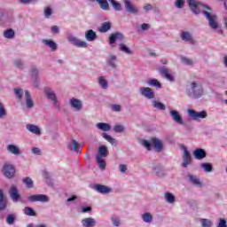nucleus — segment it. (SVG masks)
Returning a JSON list of instances; mask_svg holds the SVG:
<instances>
[{"label":"nucleus","mask_w":227,"mask_h":227,"mask_svg":"<svg viewBox=\"0 0 227 227\" xmlns=\"http://www.w3.org/2000/svg\"><path fill=\"white\" fill-rule=\"evenodd\" d=\"M202 13L208 22V26L211 29H217L219 27V23H217V14L214 12L208 5H201Z\"/></svg>","instance_id":"obj_1"},{"label":"nucleus","mask_w":227,"mask_h":227,"mask_svg":"<svg viewBox=\"0 0 227 227\" xmlns=\"http://www.w3.org/2000/svg\"><path fill=\"white\" fill-rule=\"evenodd\" d=\"M109 155V150H107V146L100 145L98 150V154L96 156V162L98 165L99 168L104 171L106 169V157Z\"/></svg>","instance_id":"obj_2"},{"label":"nucleus","mask_w":227,"mask_h":227,"mask_svg":"<svg viewBox=\"0 0 227 227\" xmlns=\"http://www.w3.org/2000/svg\"><path fill=\"white\" fill-rule=\"evenodd\" d=\"M189 97L193 98H200L203 96V86L200 82H192L191 89L188 93Z\"/></svg>","instance_id":"obj_3"},{"label":"nucleus","mask_w":227,"mask_h":227,"mask_svg":"<svg viewBox=\"0 0 227 227\" xmlns=\"http://www.w3.org/2000/svg\"><path fill=\"white\" fill-rule=\"evenodd\" d=\"M143 145L147 148V150H151L152 146H153L156 152H162L164 146L162 141L157 137L152 138L150 142H148V140H144Z\"/></svg>","instance_id":"obj_4"},{"label":"nucleus","mask_w":227,"mask_h":227,"mask_svg":"<svg viewBox=\"0 0 227 227\" xmlns=\"http://www.w3.org/2000/svg\"><path fill=\"white\" fill-rule=\"evenodd\" d=\"M27 200L29 201V203H36V201L41 203H49L50 201L49 197L45 194L29 195Z\"/></svg>","instance_id":"obj_5"},{"label":"nucleus","mask_w":227,"mask_h":227,"mask_svg":"<svg viewBox=\"0 0 227 227\" xmlns=\"http://www.w3.org/2000/svg\"><path fill=\"white\" fill-rule=\"evenodd\" d=\"M187 113L190 118H192V120H194L195 121H198V120H200V119L203 120L207 116V114L206 111L196 112L195 110L188 109Z\"/></svg>","instance_id":"obj_6"},{"label":"nucleus","mask_w":227,"mask_h":227,"mask_svg":"<svg viewBox=\"0 0 227 227\" xmlns=\"http://www.w3.org/2000/svg\"><path fill=\"white\" fill-rule=\"evenodd\" d=\"M139 91L142 97H145L149 100L155 98V92L150 87H142L139 89Z\"/></svg>","instance_id":"obj_7"},{"label":"nucleus","mask_w":227,"mask_h":227,"mask_svg":"<svg viewBox=\"0 0 227 227\" xmlns=\"http://www.w3.org/2000/svg\"><path fill=\"white\" fill-rule=\"evenodd\" d=\"M9 195H10L11 200L14 203L20 201V200L22 199V197L19 194V189L15 185L11 186V188L9 190Z\"/></svg>","instance_id":"obj_8"},{"label":"nucleus","mask_w":227,"mask_h":227,"mask_svg":"<svg viewBox=\"0 0 227 227\" xmlns=\"http://www.w3.org/2000/svg\"><path fill=\"white\" fill-rule=\"evenodd\" d=\"M3 173L6 178H13L15 176V167L12 164H5L3 168Z\"/></svg>","instance_id":"obj_9"},{"label":"nucleus","mask_w":227,"mask_h":227,"mask_svg":"<svg viewBox=\"0 0 227 227\" xmlns=\"http://www.w3.org/2000/svg\"><path fill=\"white\" fill-rule=\"evenodd\" d=\"M44 93L49 100H51L53 102L54 106L59 108V105H58V99L56 98V93H54V90H52V89L51 88H45Z\"/></svg>","instance_id":"obj_10"},{"label":"nucleus","mask_w":227,"mask_h":227,"mask_svg":"<svg viewBox=\"0 0 227 227\" xmlns=\"http://www.w3.org/2000/svg\"><path fill=\"white\" fill-rule=\"evenodd\" d=\"M192 162V157L191 156V153H189V150H187V147L184 148V153H183V168H189V164Z\"/></svg>","instance_id":"obj_11"},{"label":"nucleus","mask_w":227,"mask_h":227,"mask_svg":"<svg viewBox=\"0 0 227 227\" xmlns=\"http://www.w3.org/2000/svg\"><path fill=\"white\" fill-rule=\"evenodd\" d=\"M93 189L99 192V194H109V192H113V189L104 184H94Z\"/></svg>","instance_id":"obj_12"},{"label":"nucleus","mask_w":227,"mask_h":227,"mask_svg":"<svg viewBox=\"0 0 227 227\" xmlns=\"http://www.w3.org/2000/svg\"><path fill=\"white\" fill-rule=\"evenodd\" d=\"M68 42H70V43H73V45H75V47H82L83 49L88 48L87 42L81 41L77 37H74V36L68 37Z\"/></svg>","instance_id":"obj_13"},{"label":"nucleus","mask_w":227,"mask_h":227,"mask_svg":"<svg viewBox=\"0 0 227 227\" xmlns=\"http://www.w3.org/2000/svg\"><path fill=\"white\" fill-rule=\"evenodd\" d=\"M158 71L160 72V74H162L163 77H165V79H167V81H170V82H173V81H175V77L169 74V69L168 67H159Z\"/></svg>","instance_id":"obj_14"},{"label":"nucleus","mask_w":227,"mask_h":227,"mask_svg":"<svg viewBox=\"0 0 227 227\" xmlns=\"http://www.w3.org/2000/svg\"><path fill=\"white\" fill-rule=\"evenodd\" d=\"M116 40L119 42H123V40H125V36L120 32L111 34L109 37L110 44L113 45V43H116Z\"/></svg>","instance_id":"obj_15"},{"label":"nucleus","mask_w":227,"mask_h":227,"mask_svg":"<svg viewBox=\"0 0 227 227\" xmlns=\"http://www.w3.org/2000/svg\"><path fill=\"white\" fill-rule=\"evenodd\" d=\"M190 9L192 12L195 13V15L200 14V6H201V4L196 0H187Z\"/></svg>","instance_id":"obj_16"},{"label":"nucleus","mask_w":227,"mask_h":227,"mask_svg":"<svg viewBox=\"0 0 227 227\" xmlns=\"http://www.w3.org/2000/svg\"><path fill=\"white\" fill-rule=\"evenodd\" d=\"M170 116L176 123L179 125H184V120L182 119V115L176 110H170L169 111Z\"/></svg>","instance_id":"obj_17"},{"label":"nucleus","mask_w":227,"mask_h":227,"mask_svg":"<svg viewBox=\"0 0 227 227\" xmlns=\"http://www.w3.org/2000/svg\"><path fill=\"white\" fill-rule=\"evenodd\" d=\"M193 157H195L197 160H202V159L207 157V151L201 148H197L193 151Z\"/></svg>","instance_id":"obj_18"},{"label":"nucleus","mask_w":227,"mask_h":227,"mask_svg":"<svg viewBox=\"0 0 227 227\" xmlns=\"http://www.w3.org/2000/svg\"><path fill=\"white\" fill-rule=\"evenodd\" d=\"M123 3L128 13H137V8L134 6V4L130 0H124Z\"/></svg>","instance_id":"obj_19"},{"label":"nucleus","mask_w":227,"mask_h":227,"mask_svg":"<svg viewBox=\"0 0 227 227\" xmlns=\"http://www.w3.org/2000/svg\"><path fill=\"white\" fill-rule=\"evenodd\" d=\"M188 180L190 184H192V185H196V187H203V184L201 183V181H200V178H198L197 176L189 174Z\"/></svg>","instance_id":"obj_20"},{"label":"nucleus","mask_w":227,"mask_h":227,"mask_svg":"<svg viewBox=\"0 0 227 227\" xmlns=\"http://www.w3.org/2000/svg\"><path fill=\"white\" fill-rule=\"evenodd\" d=\"M82 224L83 227H95L97 225V221L92 217L84 218L82 220Z\"/></svg>","instance_id":"obj_21"},{"label":"nucleus","mask_w":227,"mask_h":227,"mask_svg":"<svg viewBox=\"0 0 227 227\" xmlns=\"http://www.w3.org/2000/svg\"><path fill=\"white\" fill-rule=\"evenodd\" d=\"M25 100L27 109H32L35 106V101L31 98V94L28 90H25Z\"/></svg>","instance_id":"obj_22"},{"label":"nucleus","mask_w":227,"mask_h":227,"mask_svg":"<svg viewBox=\"0 0 227 227\" xmlns=\"http://www.w3.org/2000/svg\"><path fill=\"white\" fill-rule=\"evenodd\" d=\"M8 201L4 198V191L0 189V212L6 209Z\"/></svg>","instance_id":"obj_23"},{"label":"nucleus","mask_w":227,"mask_h":227,"mask_svg":"<svg viewBox=\"0 0 227 227\" xmlns=\"http://www.w3.org/2000/svg\"><path fill=\"white\" fill-rule=\"evenodd\" d=\"M91 3H98L101 8V10H105L106 12H109V3L107 0H90Z\"/></svg>","instance_id":"obj_24"},{"label":"nucleus","mask_w":227,"mask_h":227,"mask_svg":"<svg viewBox=\"0 0 227 227\" xmlns=\"http://www.w3.org/2000/svg\"><path fill=\"white\" fill-rule=\"evenodd\" d=\"M26 129L27 130L32 132V134H35L36 136H40V134H42V131H40V128H38V126L36 125L27 124Z\"/></svg>","instance_id":"obj_25"},{"label":"nucleus","mask_w":227,"mask_h":227,"mask_svg":"<svg viewBox=\"0 0 227 227\" xmlns=\"http://www.w3.org/2000/svg\"><path fill=\"white\" fill-rule=\"evenodd\" d=\"M70 104H71L72 107L76 109V111H81V109H82V102H81V100H79L75 98H73L70 99Z\"/></svg>","instance_id":"obj_26"},{"label":"nucleus","mask_w":227,"mask_h":227,"mask_svg":"<svg viewBox=\"0 0 227 227\" xmlns=\"http://www.w3.org/2000/svg\"><path fill=\"white\" fill-rule=\"evenodd\" d=\"M7 151L10 153H12V155H16L19 156L20 155V149L19 148V146L15 145H7Z\"/></svg>","instance_id":"obj_27"},{"label":"nucleus","mask_w":227,"mask_h":227,"mask_svg":"<svg viewBox=\"0 0 227 227\" xmlns=\"http://www.w3.org/2000/svg\"><path fill=\"white\" fill-rule=\"evenodd\" d=\"M181 38H182V40H184V42H188L189 43H192V45H194V43H196V42L192 38V35H191V34L189 32H183L181 35Z\"/></svg>","instance_id":"obj_28"},{"label":"nucleus","mask_w":227,"mask_h":227,"mask_svg":"<svg viewBox=\"0 0 227 227\" xmlns=\"http://www.w3.org/2000/svg\"><path fill=\"white\" fill-rule=\"evenodd\" d=\"M85 38L88 42H95L97 40V33L93 29L85 32Z\"/></svg>","instance_id":"obj_29"},{"label":"nucleus","mask_w":227,"mask_h":227,"mask_svg":"<svg viewBox=\"0 0 227 227\" xmlns=\"http://www.w3.org/2000/svg\"><path fill=\"white\" fill-rule=\"evenodd\" d=\"M116 55H109V58L106 60L108 67H111V68H116Z\"/></svg>","instance_id":"obj_30"},{"label":"nucleus","mask_w":227,"mask_h":227,"mask_svg":"<svg viewBox=\"0 0 227 227\" xmlns=\"http://www.w3.org/2000/svg\"><path fill=\"white\" fill-rule=\"evenodd\" d=\"M96 127L104 132H109V130H111V125L106 122H99L96 125Z\"/></svg>","instance_id":"obj_31"},{"label":"nucleus","mask_w":227,"mask_h":227,"mask_svg":"<svg viewBox=\"0 0 227 227\" xmlns=\"http://www.w3.org/2000/svg\"><path fill=\"white\" fill-rule=\"evenodd\" d=\"M111 29V22H104L102 23L101 27H98L99 33H107Z\"/></svg>","instance_id":"obj_32"},{"label":"nucleus","mask_w":227,"mask_h":227,"mask_svg":"<svg viewBox=\"0 0 227 227\" xmlns=\"http://www.w3.org/2000/svg\"><path fill=\"white\" fill-rule=\"evenodd\" d=\"M15 221H17V215L15 214H9L5 219V222L9 226L15 224Z\"/></svg>","instance_id":"obj_33"},{"label":"nucleus","mask_w":227,"mask_h":227,"mask_svg":"<svg viewBox=\"0 0 227 227\" xmlns=\"http://www.w3.org/2000/svg\"><path fill=\"white\" fill-rule=\"evenodd\" d=\"M23 213L25 214V215H29V217H36V212L35 211V209H33V207H26L23 209Z\"/></svg>","instance_id":"obj_34"},{"label":"nucleus","mask_w":227,"mask_h":227,"mask_svg":"<svg viewBox=\"0 0 227 227\" xmlns=\"http://www.w3.org/2000/svg\"><path fill=\"white\" fill-rule=\"evenodd\" d=\"M148 86H153V88H162V84L157 79H150L147 81Z\"/></svg>","instance_id":"obj_35"},{"label":"nucleus","mask_w":227,"mask_h":227,"mask_svg":"<svg viewBox=\"0 0 227 227\" xmlns=\"http://www.w3.org/2000/svg\"><path fill=\"white\" fill-rule=\"evenodd\" d=\"M80 147L81 145L75 140H72L71 143L69 144V150H71L72 152H79Z\"/></svg>","instance_id":"obj_36"},{"label":"nucleus","mask_w":227,"mask_h":227,"mask_svg":"<svg viewBox=\"0 0 227 227\" xmlns=\"http://www.w3.org/2000/svg\"><path fill=\"white\" fill-rule=\"evenodd\" d=\"M43 43H44V45H48L51 51H57L58 50V44L51 40H43Z\"/></svg>","instance_id":"obj_37"},{"label":"nucleus","mask_w":227,"mask_h":227,"mask_svg":"<svg viewBox=\"0 0 227 227\" xmlns=\"http://www.w3.org/2000/svg\"><path fill=\"white\" fill-rule=\"evenodd\" d=\"M102 137L108 141L111 145H114L115 146L118 145V141L113 138L111 136L107 135V133H102Z\"/></svg>","instance_id":"obj_38"},{"label":"nucleus","mask_w":227,"mask_h":227,"mask_svg":"<svg viewBox=\"0 0 227 227\" xmlns=\"http://www.w3.org/2000/svg\"><path fill=\"white\" fill-rule=\"evenodd\" d=\"M153 106L155 107V109H159L160 111H166V105L157 100L153 101Z\"/></svg>","instance_id":"obj_39"},{"label":"nucleus","mask_w":227,"mask_h":227,"mask_svg":"<svg viewBox=\"0 0 227 227\" xmlns=\"http://www.w3.org/2000/svg\"><path fill=\"white\" fill-rule=\"evenodd\" d=\"M22 182L23 184H25L27 189H33L34 182L33 179H31V177H25L23 178Z\"/></svg>","instance_id":"obj_40"},{"label":"nucleus","mask_w":227,"mask_h":227,"mask_svg":"<svg viewBox=\"0 0 227 227\" xmlns=\"http://www.w3.org/2000/svg\"><path fill=\"white\" fill-rule=\"evenodd\" d=\"M200 168H202L206 173H212V171H214V167L210 163H202Z\"/></svg>","instance_id":"obj_41"},{"label":"nucleus","mask_w":227,"mask_h":227,"mask_svg":"<svg viewBox=\"0 0 227 227\" xmlns=\"http://www.w3.org/2000/svg\"><path fill=\"white\" fill-rule=\"evenodd\" d=\"M98 83L101 86V88H103V90H107L108 88L107 81L106 80V78H104V76L98 77Z\"/></svg>","instance_id":"obj_42"},{"label":"nucleus","mask_w":227,"mask_h":227,"mask_svg":"<svg viewBox=\"0 0 227 227\" xmlns=\"http://www.w3.org/2000/svg\"><path fill=\"white\" fill-rule=\"evenodd\" d=\"M164 196L165 201L168 203H175V195H173L171 192H166Z\"/></svg>","instance_id":"obj_43"},{"label":"nucleus","mask_w":227,"mask_h":227,"mask_svg":"<svg viewBox=\"0 0 227 227\" xmlns=\"http://www.w3.org/2000/svg\"><path fill=\"white\" fill-rule=\"evenodd\" d=\"M110 4L116 10V12H121V4L116 2L115 0H108Z\"/></svg>","instance_id":"obj_44"},{"label":"nucleus","mask_w":227,"mask_h":227,"mask_svg":"<svg viewBox=\"0 0 227 227\" xmlns=\"http://www.w3.org/2000/svg\"><path fill=\"white\" fill-rule=\"evenodd\" d=\"M4 38L12 39L15 36V31L13 29H7L4 32Z\"/></svg>","instance_id":"obj_45"},{"label":"nucleus","mask_w":227,"mask_h":227,"mask_svg":"<svg viewBox=\"0 0 227 227\" xmlns=\"http://www.w3.org/2000/svg\"><path fill=\"white\" fill-rule=\"evenodd\" d=\"M120 51H121V52H125V54H133L130 48L127 47L123 43H121L120 44Z\"/></svg>","instance_id":"obj_46"},{"label":"nucleus","mask_w":227,"mask_h":227,"mask_svg":"<svg viewBox=\"0 0 227 227\" xmlns=\"http://www.w3.org/2000/svg\"><path fill=\"white\" fill-rule=\"evenodd\" d=\"M30 74H31L32 77L38 79V74H39L38 67H36V66H32L30 67Z\"/></svg>","instance_id":"obj_47"},{"label":"nucleus","mask_w":227,"mask_h":227,"mask_svg":"<svg viewBox=\"0 0 227 227\" xmlns=\"http://www.w3.org/2000/svg\"><path fill=\"white\" fill-rule=\"evenodd\" d=\"M142 219L145 223H150L153 219V216L150 213H145L142 215Z\"/></svg>","instance_id":"obj_48"},{"label":"nucleus","mask_w":227,"mask_h":227,"mask_svg":"<svg viewBox=\"0 0 227 227\" xmlns=\"http://www.w3.org/2000/svg\"><path fill=\"white\" fill-rule=\"evenodd\" d=\"M200 223H201L202 227H211L212 226V221L206 219V218H202L200 220Z\"/></svg>","instance_id":"obj_49"},{"label":"nucleus","mask_w":227,"mask_h":227,"mask_svg":"<svg viewBox=\"0 0 227 227\" xmlns=\"http://www.w3.org/2000/svg\"><path fill=\"white\" fill-rule=\"evenodd\" d=\"M114 130L118 134H121V132H125V127L123 125H115Z\"/></svg>","instance_id":"obj_50"},{"label":"nucleus","mask_w":227,"mask_h":227,"mask_svg":"<svg viewBox=\"0 0 227 227\" xmlns=\"http://www.w3.org/2000/svg\"><path fill=\"white\" fill-rule=\"evenodd\" d=\"M6 114V108H4V105H3V103L0 102V118H4Z\"/></svg>","instance_id":"obj_51"},{"label":"nucleus","mask_w":227,"mask_h":227,"mask_svg":"<svg viewBox=\"0 0 227 227\" xmlns=\"http://www.w3.org/2000/svg\"><path fill=\"white\" fill-rule=\"evenodd\" d=\"M14 93L19 100L22 99V94L24 93L22 89H14Z\"/></svg>","instance_id":"obj_52"},{"label":"nucleus","mask_w":227,"mask_h":227,"mask_svg":"<svg viewBox=\"0 0 227 227\" xmlns=\"http://www.w3.org/2000/svg\"><path fill=\"white\" fill-rule=\"evenodd\" d=\"M181 61L183 63H184V65H189V66L194 65V62L192 61V59L185 58V57H182Z\"/></svg>","instance_id":"obj_53"},{"label":"nucleus","mask_w":227,"mask_h":227,"mask_svg":"<svg viewBox=\"0 0 227 227\" xmlns=\"http://www.w3.org/2000/svg\"><path fill=\"white\" fill-rule=\"evenodd\" d=\"M44 15H45L46 19H49V17H51V15H52V9L51 7H46L44 9Z\"/></svg>","instance_id":"obj_54"},{"label":"nucleus","mask_w":227,"mask_h":227,"mask_svg":"<svg viewBox=\"0 0 227 227\" xmlns=\"http://www.w3.org/2000/svg\"><path fill=\"white\" fill-rule=\"evenodd\" d=\"M112 223L114 226H116V227L120 226V223H121L120 218L117 216L112 217Z\"/></svg>","instance_id":"obj_55"},{"label":"nucleus","mask_w":227,"mask_h":227,"mask_svg":"<svg viewBox=\"0 0 227 227\" xmlns=\"http://www.w3.org/2000/svg\"><path fill=\"white\" fill-rule=\"evenodd\" d=\"M184 4H185V0H176L175 3V6L179 9L182 8Z\"/></svg>","instance_id":"obj_56"},{"label":"nucleus","mask_w":227,"mask_h":227,"mask_svg":"<svg viewBox=\"0 0 227 227\" xmlns=\"http://www.w3.org/2000/svg\"><path fill=\"white\" fill-rule=\"evenodd\" d=\"M14 65L17 68H24V64H22V60L20 59L14 60Z\"/></svg>","instance_id":"obj_57"},{"label":"nucleus","mask_w":227,"mask_h":227,"mask_svg":"<svg viewBox=\"0 0 227 227\" xmlns=\"http://www.w3.org/2000/svg\"><path fill=\"white\" fill-rule=\"evenodd\" d=\"M155 171L157 176H164V169L155 168Z\"/></svg>","instance_id":"obj_58"},{"label":"nucleus","mask_w":227,"mask_h":227,"mask_svg":"<svg viewBox=\"0 0 227 227\" xmlns=\"http://www.w3.org/2000/svg\"><path fill=\"white\" fill-rule=\"evenodd\" d=\"M32 153H34V155H42V151L40 150V148L34 147L32 149Z\"/></svg>","instance_id":"obj_59"},{"label":"nucleus","mask_w":227,"mask_h":227,"mask_svg":"<svg viewBox=\"0 0 227 227\" xmlns=\"http://www.w3.org/2000/svg\"><path fill=\"white\" fill-rule=\"evenodd\" d=\"M112 110L115 111V113H120V111H121V106L120 105H113Z\"/></svg>","instance_id":"obj_60"},{"label":"nucleus","mask_w":227,"mask_h":227,"mask_svg":"<svg viewBox=\"0 0 227 227\" xmlns=\"http://www.w3.org/2000/svg\"><path fill=\"white\" fill-rule=\"evenodd\" d=\"M142 31H148L150 29V24L143 23L141 25Z\"/></svg>","instance_id":"obj_61"},{"label":"nucleus","mask_w":227,"mask_h":227,"mask_svg":"<svg viewBox=\"0 0 227 227\" xmlns=\"http://www.w3.org/2000/svg\"><path fill=\"white\" fill-rule=\"evenodd\" d=\"M217 227H227L226 221L224 219L221 218Z\"/></svg>","instance_id":"obj_62"},{"label":"nucleus","mask_w":227,"mask_h":227,"mask_svg":"<svg viewBox=\"0 0 227 227\" xmlns=\"http://www.w3.org/2000/svg\"><path fill=\"white\" fill-rule=\"evenodd\" d=\"M119 169L121 173H125L127 171V165H124V164L119 165Z\"/></svg>","instance_id":"obj_63"},{"label":"nucleus","mask_w":227,"mask_h":227,"mask_svg":"<svg viewBox=\"0 0 227 227\" xmlns=\"http://www.w3.org/2000/svg\"><path fill=\"white\" fill-rule=\"evenodd\" d=\"M51 31H52V33L58 34V33H59V27L58 26H53V27H51Z\"/></svg>","instance_id":"obj_64"}]
</instances>
